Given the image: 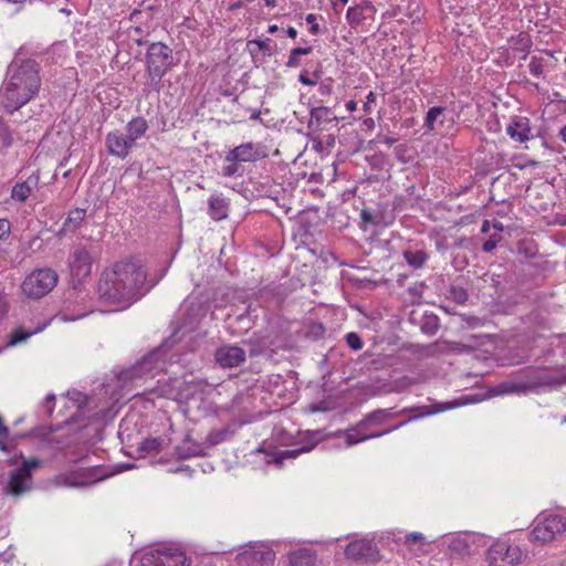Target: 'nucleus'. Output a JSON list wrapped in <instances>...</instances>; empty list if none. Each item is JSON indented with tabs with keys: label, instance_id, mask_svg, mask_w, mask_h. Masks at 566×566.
<instances>
[{
	"label": "nucleus",
	"instance_id": "39448f33",
	"mask_svg": "<svg viewBox=\"0 0 566 566\" xmlns=\"http://www.w3.org/2000/svg\"><path fill=\"white\" fill-rule=\"evenodd\" d=\"M20 458L22 459L21 465L10 472L8 484L4 488V492L12 496H19L31 490L32 471L41 465L39 459H24L22 453Z\"/></svg>",
	"mask_w": 566,
	"mask_h": 566
},
{
	"label": "nucleus",
	"instance_id": "393cba45",
	"mask_svg": "<svg viewBox=\"0 0 566 566\" xmlns=\"http://www.w3.org/2000/svg\"><path fill=\"white\" fill-rule=\"evenodd\" d=\"M148 129L147 120L137 116L130 119L126 125V135L128 139L136 145V140L142 138Z\"/></svg>",
	"mask_w": 566,
	"mask_h": 566
},
{
	"label": "nucleus",
	"instance_id": "4c0bfd02",
	"mask_svg": "<svg viewBox=\"0 0 566 566\" xmlns=\"http://www.w3.org/2000/svg\"><path fill=\"white\" fill-rule=\"evenodd\" d=\"M449 298L458 304H464L468 301V292L460 286H451L449 290Z\"/></svg>",
	"mask_w": 566,
	"mask_h": 566
},
{
	"label": "nucleus",
	"instance_id": "f704fd0d",
	"mask_svg": "<svg viewBox=\"0 0 566 566\" xmlns=\"http://www.w3.org/2000/svg\"><path fill=\"white\" fill-rule=\"evenodd\" d=\"M313 51L312 46L295 48L291 51L289 60L286 62L287 67H297L301 64L300 56L310 54Z\"/></svg>",
	"mask_w": 566,
	"mask_h": 566
},
{
	"label": "nucleus",
	"instance_id": "dca6fc26",
	"mask_svg": "<svg viewBox=\"0 0 566 566\" xmlns=\"http://www.w3.org/2000/svg\"><path fill=\"white\" fill-rule=\"evenodd\" d=\"M106 148L109 155L125 159L135 144L128 139V136L119 130L109 132L105 139Z\"/></svg>",
	"mask_w": 566,
	"mask_h": 566
},
{
	"label": "nucleus",
	"instance_id": "0e129e2a",
	"mask_svg": "<svg viewBox=\"0 0 566 566\" xmlns=\"http://www.w3.org/2000/svg\"><path fill=\"white\" fill-rule=\"evenodd\" d=\"M465 322L469 324V325H475L478 322H479V318L474 317V316H469L465 318Z\"/></svg>",
	"mask_w": 566,
	"mask_h": 566
},
{
	"label": "nucleus",
	"instance_id": "412c9836",
	"mask_svg": "<svg viewBox=\"0 0 566 566\" xmlns=\"http://www.w3.org/2000/svg\"><path fill=\"white\" fill-rule=\"evenodd\" d=\"M86 217V210L82 208H75L71 210L64 220L61 229L57 231L56 235L62 237L69 232L76 231L82 223L84 222Z\"/></svg>",
	"mask_w": 566,
	"mask_h": 566
},
{
	"label": "nucleus",
	"instance_id": "58836bf2",
	"mask_svg": "<svg viewBox=\"0 0 566 566\" xmlns=\"http://www.w3.org/2000/svg\"><path fill=\"white\" fill-rule=\"evenodd\" d=\"M530 73L536 77H539L544 73V60L542 57L533 56L528 64Z\"/></svg>",
	"mask_w": 566,
	"mask_h": 566
},
{
	"label": "nucleus",
	"instance_id": "4be33fe9",
	"mask_svg": "<svg viewBox=\"0 0 566 566\" xmlns=\"http://www.w3.org/2000/svg\"><path fill=\"white\" fill-rule=\"evenodd\" d=\"M229 203L226 198L219 195H213L208 200V212L209 216L216 220L220 221L228 217Z\"/></svg>",
	"mask_w": 566,
	"mask_h": 566
},
{
	"label": "nucleus",
	"instance_id": "2f4dec72",
	"mask_svg": "<svg viewBox=\"0 0 566 566\" xmlns=\"http://www.w3.org/2000/svg\"><path fill=\"white\" fill-rule=\"evenodd\" d=\"M397 542H402L403 545L408 547V549H412V545L418 544L419 548H421L424 544V536L420 532L408 533L402 537L395 538Z\"/></svg>",
	"mask_w": 566,
	"mask_h": 566
},
{
	"label": "nucleus",
	"instance_id": "5fc2aeb1",
	"mask_svg": "<svg viewBox=\"0 0 566 566\" xmlns=\"http://www.w3.org/2000/svg\"><path fill=\"white\" fill-rule=\"evenodd\" d=\"M8 312L7 302L0 296V321L4 317Z\"/></svg>",
	"mask_w": 566,
	"mask_h": 566
},
{
	"label": "nucleus",
	"instance_id": "cd10ccee",
	"mask_svg": "<svg viewBox=\"0 0 566 566\" xmlns=\"http://www.w3.org/2000/svg\"><path fill=\"white\" fill-rule=\"evenodd\" d=\"M402 256L407 264L412 269H421L429 259V254L420 249H407L403 251Z\"/></svg>",
	"mask_w": 566,
	"mask_h": 566
},
{
	"label": "nucleus",
	"instance_id": "680f3d73",
	"mask_svg": "<svg viewBox=\"0 0 566 566\" xmlns=\"http://www.w3.org/2000/svg\"><path fill=\"white\" fill-rule=\"evenodd\" d=\"M491 223L489 220H484L481 227V232L486 233L490 231Z\"/></svg>",
	"mask_w": 566,
	"mask_h": 566
},
{
	"label": "nucleus",
	"instance_id": "a18cd8bd",
	"mask_svg": "<svg viewBox=\"0 0 566 566\" xmlns=\"http://www.w3.org/2000/svg\"><path fill=\"white\" fill-rule=\"evenodd\" d=\"M251 314H252V310H251V305H249V306H247L244 312L235 315V319L239 323H243L245 325V328H250L251 322H252Z\"/></svg>",
	"mask_w": 566,
	"mask_h": 566
},
{
	"label": "nucleus",
	"instance_id": "7c9ffc66",
	"mask_svg": "<svg viewBox=\"0 0 566 566\" xmlns=\"http://www.w3.org/2000/svg\"><path fill=\"white\" fill-rule=\"evenodd\" d=\"M251 55L254 57L258 52H262L264 55L271 56L273 53L272 50V40H250L247 44Z\"/></svg>",
	"mask_w": 566,
	"mask_h": 566
},
{
	"label": "nucleus",
	"instance_id": "7ed1b4c3",
	"mask_svg": "<svg viewBox=\"0 0 566 566\" xmlns=\"http://www.w3.org/2000/svg\"><path fill=\"white\" fill-rule=\"evenodd\" d=\"M266 156V148L262 144L243 143L226 154L221 175L227 178L241 177L244 174V163H255Z\"/></svg>",
	"mask_w": 566,
	"mask_h": 566
},
{
	"label": "nucleus",
	"instance_id": "6e6d98bb",
	"mask_svg": "<svg viewBox=\"0 0 566 566\" xmlns=\"http://www.w3.org/2000/svg\"><path fill=\"white\" fill-rule=\"evenodd\" d=\"M360 217L365 222L374 223L371 213L368 210H361Z\"/></svg>",
	"mask_w": 566,
	"mask_h": 566
},
{
	"label": "nucleus",
	"instance_id": "79ce46f5",
	"mask_svg": "<svg viewBox=\"0 0 566 566\" xmlns=\"http://www.w3.org/2000/svg\"><path fill=\"white\" fill-rule=\"evenodd\" d=\"M502 240V235L499 233H493L489 237V239L483 243L482 251L489 253L493 251L499 242Z\"/></svg>",
	"mask_w": 566,
	"mask_h": 566
},
{
	"label": "nucleus",
	"instance_id": "603ef678",
	"mask_svg": "<svg viewBox=\"0 0 566 566\" xmlns=\"http://www.w3.org/2000/svg\"><path fill=\"white\" fill-rule=\"evenodd\" d=\"M376 102V94L374 92H369L367 97H366V102L364 104V111L366 113H369L370 112V104L375 103Z\"/></svg>",
	"mask_w": 566,
	"mask_h": 566
},
{
	"label": "nucleus",
	"instance_id": "f8f14e48",
	"mask_svg": "<svg viewBox=\"0 0 566 566\" xmlns=\"http://www.w3.org/2000/svg\"><path fill=\"white\" fill-rule=\"evenodd\" d=\"M522 557L523 553L516 545L497 543L489 549V560L492 566H515Z\"/></svg>",
	"mask_w": 566,
	"mask_h": 566
},
{
	"label": "nucleus",
	"instance_id": "9b49d317",
	"mask_svg": "<svg viewBox=\"0 0 566 566\" xmlns=\"http://www.w3.org/2000/svg\"><path fill=\"white\" fill-rule=\"evenodd\" d=\"M345 556L359 563H377L381 557L376 544L367 538L350 542L345 547Z\"/></svg>",
	"mask_w": 566,
	"mask_h": 566
},
{
	"label": "nucleus",
	"instance_id": "c9c22d12",
	"mask_svg": "<svg viewBox=\"0 0 566 566\" xmlns=\"http://www.w3.org/2000/svg\"><path fill=\"white\" fill-rule=\"evenodd\" d=\"M446 112V108L442 107V106H433L431 107L428 112H427V115H426V118H424V126L428 130H433L434 129V123L436 120L441 116L443 115V113Z\"/></svg>",
	"mask_w": 566,
	"mask_h": 566
},
{
	"label": "nucleus",
	"instance_id": "b1692460",
	"mask_svg": "<svg viewBox=\"0 0 566 566\" xmlns=\"http://www.w3.org/2000/svg\"><path fill=\"white\" fill-rule=\"evenodd\" d=\"M316 434H317V432L311 433V436H310L311 441L305 443L301 448L287 449V450L280 451L275 457V462L282 463L286 459H295L301 453L312 451L315 448V446L317 444Z\"/></svg>",
	"mask_w": 566,
	"mask_h": 566
},
{
	"label": "nucleus",
	"instance_id": "ea45409f",
	"mask_svg": "<svg viewBox=\"0 0 566 566\" xmlns=\"http://www.w3.org/2000/svg\"><path fill=\"white\" fill-rule=\"evenodd\" d=\"M532 42L527 34H520L517 38L516 46L514 48L517 51L524 52L523 59H526L528 51L531 49Z\"/></svg>",
	"mask_w": 566,
	"mask_h": 566
},
{
	"label": "nucleus",
	"instance_id": "1a4fd4ad",
	"mask_svg": "<svg viewBox=\"0 0 566 566\" xmlns=\"http://www.w3.org/2000/svg\"><path fill=\"white\" fill-rule=\"evenodd\" d=\"M451 406H447L444 408H439L437 410H432L430 407L428 406H423V407H418L416 408L415 410H418L420 411L418 415L409 418L408 420L406 421H402L391 428H388V429H385L380 432H367V431H359L358 429H355V426L349 428V429H346L344 430V437L346 439V446L347 447H352L354 444H357L359 442H363V441H366V440H369V439H375V438H379V437H382L387 433H390L397 429H399L400 427L407 424L409 421L411 420H417L421 417H426V416H431L438 411H442V410H446L448 408H450Z\"/></svg>",
	"mask_w": 566,
	"mask_h": 566
},
{
	"label": "nucleus",
	"instance_id": "de8ad7c7",
	"mask_svg": "<svg viewBox=\"0 0 566 566\" xmlns=\"http://www.w3.org/2000/svg\"><path fill=\"white\" fill-rule=\"evenodd\" d=\"M318 92L321 95L323 96H328L332 94L333 92V84H332V80L328 78L327 81L325 82H322L318 86Z\"/></svg>",
	"mask_w": 566,
	"mask_h": 566
},
{
	"label": "nucleus",
	"instance_id": "20e7f679",
	"mask_svg": "<svg viewBox=\"0 0 566 566\" xmlns=\"http://www.w3.org/2000/svg\"><path fill=\"white\" fill-rule=\"evenodd\" d=\"M172 50L163 42L151 43L146 53V73L153 91L159 92L161 80L174 66Z\"/></svg>",
	"mask_w": 566,
	"mask_h": 566
},
{
	"label": "nucleus",
	"instance_id": "338daca9",
	"mask_svg": "<svg viewBox=\"0 0 566 566\" xmlns=\"http://www.w3.org/2000/svg\"><path fill=\"white\" fill-rule=\"evenodd\" d=\"M277 29H279V28H277V25L273 24V25H270V27H269V30H268V31H269V33H274V32H276V31H277Z\"/></svg>",
	"mask_w": 566,
	"mask_h": 566
},
{
	"label": "nucleus",
	"instance_id": "a211bd4d",
	"mask_svg": "<svg viewBox=\"0 0 566 566\" xmlns=\"http://www.w3.org/2000/svg\"><path fill=\"white\" fill-rule=\"evenodd\" d=\"M527 391H534L542 387H549L559 384V380L544 369L527 370L523 377Z\"/></svg>",
	"mask_w": 566,
	"mask_h": 566
},
{
	"label": "nucleus",
	"instance_id": "2eb2a0df",
	"mask_svg": "<svg viewBox=\"0 0 566 566\" xmlns=\"http://www.w3.org/2000/svg\"><path fill=\"white\" fill-rule=\"evenodd\" d=\"M407 411L408 409H402L401 411L395 412L392 408L375 410L367 413L358 423H356L355 429H358L359 431L373 432L371 428L384 426L389 420Z\"/></svg>",
	"mask_w": 566,
	"mask_h": 566
},
{
	"label": "nucleus",
	"instance_id": "f257e3e1",
	"mask_svg": "<svg viewBox=\"0 0 566 566\" xmlns=\"http://www.w3.org/2000/svg\"><path fill=\"white\" fill-rule=\"evenodd\" d=\"M157 281L147 279V271L138 258L115 262L105 269L98 281L99 298L106 304L125 310L148 293Z\"/></svg>",
	"mask_w": 566,
	"mask_h": 566
},
{
	"label": "nucleus",
	"instance_id": "69168bd1",
	"mask_svg": "<svg viewBox=\"0 0 566 566\" xmlns=\"http://www.w3.org/2000/svg\"><path fill=\"white\" fill-rule=\"evenodd\" d=\"M562 140L566 144V125L559 130Z\"/></svg>",
	"mask_w": 566,
	"mask_h": 566
},
{
	"label": "nucleus",
	"instance_id": "0eeeda50",
	"mask_svg": "<svg viewBox=\"0 0 566 566\" xmlns=\"http://www.w3.org/2000/svg\"><path fill=\"white\" fill-rule=\"evenodd\" d=\"M57 283V273L50 269H36L23 281L21 289L30 298H40L46 295Z\"/></svg>",
	"mask_w": 566,
	"mask_h": 566
},
{
	"label": "nucleus",
	"instance_id": "a878e982",
	"mask_svg": "<svg viewBox=\"0 0 566 566\" xmlns=\"http://www.w3.org/2000/svg\"><path fill=\"white\" fill-rule=\"evenodd\" d=\"M495 394L496 395H526L528 394L524 380L522 378L520 379H512L506 380L501 384H499L495 387Z\"/></svg>",
	"mask_w": 566,
	"mask_h": 566
},
{
	"label": "nucleus",
	"instance_id": "49530a36",
	"mask_svg": "<svg viewBox=\"0 0 566 566\" xmlns=\"http://www.w3.org/2000/svg\"><path fill=\"white\" fill-rule=\"evenodd\" d=\"M450 548L459 553H467L469 551V545L464 539L455 538L451 542Z\"/></svg>",
	"mask_w": 566,
	"mask_h": 566
},
{
	"label": "nucleus",
	"instance_id": "6e6552de",
	"mask_svg": "<svg viewBox=\"0 0 566 566\" xmlns=\"http://www.w3.org/2000/svg\"><path fill=\"white\" fill-rule=\"evenodd\" d=\"M190 563L182 551L169 547L145 553L134 566H190Z\"/></svg>",
	"mask_w": 566,
	"mask_h": 566
},
{
	"label": "nucleus",
	"instance_id": "f3484780",
	"mask_svg": "<svg viewBox=\"0 0 566 566\" xmlns=\"http://www.w3.org/2000/svg\"><path fill=\"white\" fill-rule=\"evenodd\" d=\"M216 361L223 368H233L245 361L243 348L234 345H222L214 354Z\"/></svg>",
	"mask_w": 566,
	"mask_h": 566
},
{
	"label": "nucleus",
	"instance_id": "aec40b11",
	"mask_svg": "<svg viewBox=\"0 0 566 566\" xmlns=\"http://www.w3.org/2000/svg\"><path fill=\"white\" fill-rule=\"evenodd\" d=\"M367 12L374 13L375 7L369 1L349 7L346 12V20L352 28H357L367 18Z\"/></svg>",
	"mask_w": 566,
	"mask_h": 566
},
{
	"label": "nucleus",
	"instance_id": "864d4df0",
	"mask_svg": "<svg viewBox=\"0 0 566 566\" xmlns=\"http://www.w3.org/2000/svg\"><path fill=\"white\" fill-rule=\"evenodd\" d=\"M437 322L436 319H431L429 322H427L423 326H422V329L423 332L428 333V334H433L436 333L437 331Z\"/></svg>",
	"mask_w": 566,
	"mask_h": 566
},
{
	"label": "nucleus",
	"instance_id": "ddd939ff",
	"mask_svg": "<svg viewBox=\"0 0 566 566\" xmlns=\"http://www.w3.org/2000/svg\"><path fill=\"white\" fill-rule=\"evenodd\" d=\"M69 262L72 275L77 279L87 277L92 272L93 256L86 245L74 247Z\"/></svg>",
	"mask_w": 566,
	"mask_h": 566
},
{
	"label": "nucleus",
	"instance_id": "8fccbe9b",
	"mask_svg": "<svg viewBox=\"0 0 566 566\" xmlns=\"http://www.w3.org/2000/svg\"><path fill=\"white\" fill-rule=\"evenodd\" d=\"M10 233V222L7 219H0V240Z\"/></svg>",
	"mask_w": 566,
	"mask_h": 566
},
{
	"label": "nucleus",
	"instance_id": "c85d7f7f",
	"mask_svg": "<svg viewBox=\"0 0 566 566\" xmlns=\"http://www.w3.org/2000/svg\"><path fill=\"white\" fill-rule=\"evenodd\" d=\"M314 562L315 555L306 548L298 549L290 555L291 566H313Z\"/></svg>",
	"mask_w": 566,
	"mask_h": 566
},
{
	"label": "nucleus",
	"instance_id": "473e14b6",
	"mask_svg": "<svg viewBox=\"0 0 566 566\" xmlns=\"http://www.w3.org/2000/svg\"><path fill=\"white\" fill-rule=\"evenodd\" d=\"M233 434V431L230 430V428L226 427L222 429L212 430L209 432L207 437V441L212 444H219L223 441H226L229 437Z\"/></svg>",
	"mask_w": 566,
	"mask_h": 566
},
{
	"label": "nucleus",
	"instance_id": "f03ea898",
	"mask_svg": "<svg viewBox=\"0 0 566 566\" xmlns=\"http://www.w3.org/2000/svg\"><path fill=\"white\" fill-rule=\"evenodd\" d=\"M40 65L32 59H14L8 66L2 86V104L13 113L30 102L41 87Z\"/></svg>",
	"mask_w": 566,
	"mask_h": 566
},
{
	"label": "nucleus",
	"instance_id": "5701e85b",
	"mask_svg": "<svg viewBox=\"0 0 566 566\" xmlns=\"http://www.w3.org/2000/svg\"><path fill=\"white\" fill-rule=\"evenodd\" d=\"M159 8V0H142L130 13V20L139 22L153 19V11Z\"/></svg>",
	"mask_w": 566,
	"mask_h": 566
},
{
	"label": "nucleus",
	"instance_id": "4d7b16f0",
	"mask_svg": "<svg viewBox=\"0 0 566 566\" xmlns=\"http://www.w3.org/2000/svg\"><path fill=\"white\" fill-rule=\"evenodd\" d=\"M0 437H9V429L3 424L2 418L0 417Z\"/></svg>",
	"mask_w": 566,
	"mask_h": 566
},
{
	"label": "nucleus",
	"instance_id": "bf43d9fd",
	"mask_svg": "<svg viewBox=\"0 0 566 566\" xmlns=\"http://www.w3.org/2000/svg\"><path fill=\"white\" fill-rule=\"evenodd\" d=\"M364 125L368 129H373L375 127V120L371 117H368V118L364 119Z\"/></svg>",
	"mask_w": 566,
	"mask_h": 566
},
{
	"label": "nucleus",
	"instance_id": "e433bc0d",
	"mask_svg": "<svg viewBox=\"0 0 566 566\" xmlns=\"http://www.w3.org/2000/svg\"><path fill=\"white\" fill-rule=\"evenodd\" d=\"M30 195H31V187L29 185H27L25 182L17 184L12 188V192H11V197L14 200L21 201V202L25 201Z\"/></svg>",
	"mask_w": 566,
	"mask_h": 566
},
{
	"label": "nucleus",
	"instance_id": "423d86ee",
	"mask_svg": "<svg viewBox=\"0 0 566 566\" xmlns=\"http://www.w3.org/2000/svg\"><path fill=\"white\" fill-rule=\"evenodd\" d=\"M566 531V517L560 514L541 513L534 521L530 539L534 543H547Z\"/></svg>",
	"mask_w": 566,
	"mask_h": 566
},
{
	"label": "nucleus",
	"instance_id": "c756f323",
	"mask_svg": "<svg viewBox=\"0 0 566 566\" xmlns=\"http://www.w3.org/2000/svg\"><path fill=\"white\" fill-rule=\"evenodd\" d=\"M46 326V323H43L42 325H39L36 328H34L33 331H24L22 327H19L17 329H14L11 335H10V339L8 342V345L9 346H15L20 343H23L25 342L31 335L33 334H36L41 331L44 329V327Z\"/></svg>",
	"mask_w": 566,
	"mask_h": 566
},
{
	"label": "nucleus",
	"instance_id": "4468645a",
	"mask_svg": "<svg viewBox=\"0 0 566 566\" xmlns=\"http://www.w3.org/2000/svg\"><path fill=\"white\" fill-rule=\"evenodd\" d=\"M238 559L245 566H273L275 553L263 545L252 546L239 554Z\"/></svg>",
	"mask_w": 566,
	"mask_h": 566
},
{
	"label": "nucleus",
	"instance_id": "9d476101",
	"mask_svg": "<svg viewBox=\"0 0 566 566\" xmlns=\"http://www.w3.org/2000/svg\"><path fill=\"white\" fill-rule=\"evenodd\" d=\"M165 352L160 348L153 350L127 371L130 379L154 378L166 369Z\"/></svg>",
	"mask_w": 566,
	"mask_h": 566
},
{
	"label": "nucleus",
	"instance_id": "09e8293b",
	"mask_svg": "<svg viewBox=\"0 0 566 566\" xmlns=\"http://www.w3.org/2000/svg\"><path fill=\"white\" fill-rule=\"evenodd\" d=\"M305 20L311 25L310 32L312 34H317L319 32V25L316 22V15L313 13H310L306 15Z\"/></svg>",
	"mask_w": 566,
	"mask_h": 566
},
{
	"label": "nucleus",
	"instance_id": "774afa93",
	"mask_svg": "<svg viewBox=\"0 0 566 566\" xmlns=\"http://www.w3.org/2000/svg\"><path fill=\"white\" fill-rule=\"evenodd\" d=\"M493 227H494L496 230H499V231H502V230H503V224H502L501 222H495V223L493 224Z\"/></svg>",
	"mask_w": 566,
	"mask_h": 566
},
{
	"label": "nucleus",
	"instance_id": "13d9d810",
	"mask_svg": "<svg viewBox=\"0 0 566 566\" xmlns=\"http://www.w3.org/2000/svg\"><path fill=\"white\" fill-rule=\"evenodd\" d=\"M346 108L348 112H355L357 109V103L350 99L346 103Z\"/></svg>",
	"mask_w": 566,
	"mask_h": 566
},
{
	"label": "nucleus",
	"instance_id": "a19ab883",
	"mask_svg": "<svg viewBox=\"0 0 566 566\" xmlns=\"http://www.w3.org/2000/svg\"><path fill=\"white\" fill-rule=\"evenodd\" d=\"M321 77V72L319 71H315L312 75V77L308 76V73L306 71L302 72L298 76V81L303 84V85H307V86H314L317 84V81L319 80Z\"/></svg>",
	"mask_w": 566,
	"mask_h": 566
},
{
	"label": "nucleus",
	"instance_id": "3c124183",
	"mask_svg": "<svg viewBox=\"0 0 566 566\" xmlns=\"http://www.w3.org/2000/svg\"><path fill=\"white\" fill-rule=\"evenodd\" d=\"M377 142L378 143H382L387 146H392L396 142H397V138L395 137H390V136H386V135H378L377 136Z\"/></svg>",
	"mask_w": 566,
	"mask_h": 566
},
{
	"label": "nucleus",
	"instance_id": "e2e57ef3",
	"mask_svg": "<svg viewBox=\"0 0 566 566\" xmlns=\"http://www.w3.org/2000/svg\"><path fill=\"white\" fill-rule=\"evenodd\" d=\"M8 437H0V450L3 451V452H9L8 450V447L4 442V440L7 439Z\"/></svg>",
	"mask_w": 566,
	"mask_h": 566
},
{
	"label": "nucleus",
	"instance_id": "bb28decb",
	"mask_svg": "<svg viewBox=\"0 0 566 566\" xmlns=\"http://www.w3.org/2000/svg\"><path fill=\"white\" fill-rule=\"evenodd\" d=\"M310 125L315 124L316 126H321L325 123H332L333 120H338V118L333 115L332 108L326 106L312 107L310 111Z\"/></svg>",
	"mask_w": 566,
	"mask_h": 566
},
{
	"label": "nucleus",
	"instance_id": "052dcab7",
	"mask_svg": "<svg viewBox=\"0 0 566 566\" xmlns=\"http://www.w3.org/2000/svg\"><path fill=\"white\" fill-rule=\"evenodd\" d=\"M286 34L292 38V39H295L297 36V31L295 28L293 27H289L287 30H286Z\"/></svg>",
	"mask_w": 566,
	"mask_h": 566
},
{
	"label": "nucleus",
	"instance_id": "c03bdc74",
	"mask_svg": "<svg viewBox=\"0 0 566 566\" xmlns=\"http://www.w3.org/2000/svg\"><path fill=\"white\" fill-rule=\"evenodd\" d=\"M176 453L180 459H189L198 455L199 451L197 450V448H186L185 446H179L176 449Z\"/></svg>",
	"mask_w": 566,
	"mask_h": 566
},
{
	"label": "nucleus",
	"instance_id": "37998d69",
	"mask_svg": "<svg viewBox=\"0 0 566 566\" xmlns=\"http://www.w3.org/2000/svg\"><path fill=\"white\" fill-rule=\"evenodd\" d=\"M346 343L347 345L349 346V348L354 349V350H359L363 348V340L361 338L359 337L358 334L356 333H348L346 335Z\"/></svg>",
	"mask_w": 566,
	"mask_h": 566
},
{
	"label": "nucleus",
	"instance_id": "6ab92c4d",
	"mask_svg": "<svg viewBox=\"0 0 566 566\" xmlns=\"http://www.w3.org/2000/svg\"><path fill=\"white\" fill-rule=\"evenodd\" d=\"M506 134L511 139L525 143L532 138L530 119L524 116H516L506 127Z\"/></svg>",
	"mask_w": 566,
	"mask_h": 566
},
{
	"label": "nucleus",
	"instance_id": "72a5a7b5",
	"mask_svg": "<svg viewBox=\"0 0 566 566\" xmlns=\"http://www.w3.org/2000/svg\"><path fill=\"white\" fill-rule=\"evenodd\" d=\"M163 444L164 440L161 438H148L140 443L139 451L147 454L159 452L163 449Z\"/></svg>",
	"mask_w": 566,
	"mask_h": 566
}]
</instances>
